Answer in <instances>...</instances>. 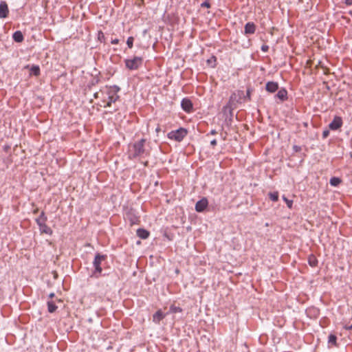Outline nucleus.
<instances>
[{"label":"nucleus","mask_w":352,"mask_h":352,"mask_svg":"<svg viewBox=\"0 0 352 352\" xmlns=\"http://www.w3.org/2000/svg\"><path fill=\"white\" fill-rule=\"evenodd\" d=\"M145 139H141L132 146L130 152L133 157H144L148 154V152L144 148Z\"/></svg>","instance_id":"obj_1"},{"label":"nucleus","mask_w":352,"mask_h":352,"mask_svg":"<svg viewBox=\"0 0 352 352\" xmlns=\"http://www.w3.org/2000/svg\"><path fill=\"white\" fill-rule=\"evenodd\" d=\"M186 135L187 131L183 128H180L176 131H170L168 134V138L177 142H181Z\"/></svg>","instance_id":"obj_2"},{"label":"nucleus","mask_w":352,"mask_h":352,"mask_svg":"<svg viewBox=\"0 0 352 352\" xmlns=\"http://www.w3.org/2000/svg\"><path fill=\"white\" fill-rule=\"evenodd\" d=\"M106 258V256L101 255L100 254H97L95 256V258L93 262V265L95 268V271L94 272V274L98 277V274H100L102 272V267H100V264L102 261H103Z\"/></svg>","instance_id":"obj_3"},{"label":"nucleus","mask_w":352,"mask_h":352,"mask_svg":"<svg viewBox=\"0 0 352 352\" xmlns=\"http://www.w3.org/2000/svg\"><path fill=\"white\" fill-rule=\"evenodd\" d=\"M126 66L129 69H137L142 63V59L140 57H134L132 59L126 60Z\"/></svg>","instance_id":"obj_4"},{"label":"nucleus","mask_w":352,"mask_h":352,"mask_svg":"<svg viewBox=\"0 0 352 352\" xmlns=\"http://www.w3.org/2000/svg\"><path fill=\"white\" fill-rule=\"evenodd\" d=\"M208 205V201L206 198H202L198 201L195 204V210L197 212H203Z\"/></svg>","instance_id":"obj_5"},{"label":"nucleus","mask_w":352,"mask_h":352,"mask_svg":"<svg viewBox=\"0 0 352 352\" xmlns=\"http://www.w3.org/2000/svg\"><path fill=\"white\" fill-rule=\"evenodd\" d=\"M342 125V120L339 116H336L333 121L329 124V129L331 130H338Z\"/></svg>","instance_id":"obj_6"},{"label":"nucleus","mask_w":352,"mask_h":352,"mask_svg":"<svg viewBox=\"0 0 352 352\" xmlns=\"http://www.w3.org/2000/svg\"><path fill=\"white\" fill-rule=\"evenodd\" d=\"M182 108L186 112H190L192 110V103L191 100L188 98H184L181 102Z\"/></svg>","instance_id":"obj_7"},{"label":"nucleus","mask_w":352,"mask_h":352,"mask_svg":"<svg viewBox=\"0 0 352 352\" xmlns=\"http://www.w3.org/2000/svg\"><path fill=\"white\" fill-rule=\"evenodd\" d=\"M9 12L8 7L5 1L0 3V18L4 19L7 17Z\"/></svg>","instance_id":"obj_8"},{"label":"nucleus","mask_w":352,"mask_h":352,"mask_svg":"<svg viewBox=\"0 0 352 352\" xmlns=\"http://www.w3.org/2000/svg\"><path fill=\"white\" fill-rule=\"evenodd\" d=\"M165 314H164L161 310H158L153 316V321L155 324H159L160 321L165 318Z\"/></svg>","instance_id":"obj_9"},{"label":"nucleus","mask_w":352,"mask_h":352,"mask_svg":"<svg viewBox=\"0 0 352 352\" xmlns=\"http://www.w3.org/2000/svg\"><path fill=\"white\" fill-rule=\"evenodd\" d=\"M118 98L119 96L116 94L114 93L113 94H111L110 93H109L107 99L104 100V102H107L104 107H110L111 104L114 103Z\"/></svg>","instance_id":"obj_10"},{"label":"nucleus","mask_w":352,"mask_h":352,"mask_svg":"<svg viewBox=\"0 0 352 352\" xmlns=\"http://www.w3.org/2000/svg\"><path fill=\"white\" fill-rule=\"evenodd\" d=\"M256 30V26L254 23L248 22L245 25V34H254Z\"/></svg>","instance_id":"obj_11"},{"label":"nucleus","mask_w":352,"mask_h":352,"mask_svg":"<svg viewBox=\"0 0 352 352\" xmlns=\"http://www.w3.org/2000/svg\"><path fill=\"white\" fill-rule=\"evenodd\" d=\"M46 218L43 219L42 223H40L39 228L40 231L45 234H52V230L45 224Z\"/></svg>","instance_id":"obj_12"},{"label":"nucleus","mask_w":352,"mask_h":352,"mask_svg":"<svg viewBox=\"0 0 352 352\" xmlns=\"http://www.w3.org/2000/svg\"><path fill=\"white\" fill-rule=\"evenodd\" d=\"M278 89V85L275 82H268L266 84V90L270 93L275 92Z\"/></svg>","instance_id":"obj_13"},{"label":"nucleus","mask_w":352,"mask_h":352,"mask_svg":"<svg viewBox=\"0 0 352 352\" xmlns=\"http://www.w3.org/2000/svg\"><path fill=\"white\" fill-rule=\"evenodd\" d=\"M137 235L142 239H146L148 237L149 232L146 230L139 228L137 230Z\"/></svg>","instance_id":"obj_14"},{"label":"nucleus","mask_w":352,"mask_h":352,"mask_svg":"<svg viewBox=\"0 0 352 352\" xmlns=\"http://www.w3.org/2000/svg\"><path fill=\"white\" fill-rule=\"evenodd\" d=\"M276 97L279 98L281 101H284L287 99V92L285 89H281L278 90Z\"/></svg>","instance_id":"obj_15"},{"label":"nucleus","mask_w":352,"mask_h":352,"mask_svg":"<svg viewBox=\"0 0 352 352\" xmlns=\"http://www.w3.org/2000/svg\"><path fill=\"white\" fill-rule=\"evenodd\" d=\"M12 38L14 41L17 43L22 42L24 38L23 35L21 31L15 32L12 35Z\"/></svg>","instance_id":"obj_16"},{"label":"nucleus","mask_w":352,"mask_h":352,"mask_svg":"<svg viewBox=\"0 0 352 352\" xmlns=\"http://www.w3.org/2000/svg\"><path fill=\"white\" fill-rule=\"evenodd\" d=\"M308 263L310 266L316 267L318 264V260L316 259L315 256L310 255L308 258Z\"/></svg>","instance_id":"obj_17"},{"label":"nucleus","mask_w":352,"mask_h":352,"mask_svg":"<svg viewBox=\"0 0 352 352\" xmlns=\"http://www.w3.org/2000/svg\"><path fill=\"white\" fill-rule=\"evenodd\" d=\"M342 180L339 177H333L330 179L329 183L333 186H338Z\"/></svg>","instance_id":"obj_18"},{"label":"nucleus","mask_w":352,"mask_h":352,"mask_svg":"<svg viewBox=\"0 0 352 352\" xmlns=\"http://www.w3.org/2000/svg\"><path fill=\"white\" fill-rule=\"evenodd\" d=\"M47 307H48V311L50 313L54 312L56 311V309H57V307L55 305V304L52 301L47 302Z\"/></svg>","instance_id":"obj_19"},{"label":"nucleus","mask_w":352,"mask_h":352,"mask_svg":"<svg viewBox=\"0 0 352 352\" xmlns=\"http://www.w3.org/2000/svg\"><path fill=\"white\" fill-rule=\"evenodd\" d=\"M31 74L38 76L40 74V68L38 66L33 65L30 69Z\"/></svg>","instance_id":"obj_20"},{"label":"nucleus","mask_w":352,"mask_h":352,"mask_svg":"<svg viewBox=\"0 0 352 352\" xmlns=\"http://www.w3.org/2000/svg\"><path fill=\"white\" fill-rule=\"evenodd\" d=\"M270 197L273 201H276L278 199V193L277 192H270Z\"/></svg>","instance_id":"obj_21"},{"label":"nucleus","mask_w":352,"mask_h":352,"mask_svg":"<svg viewBox=\"0 0 352 352\" xmlns=\"http://www.w3.org/2000/svg\"><path fill=\"white\" fill-rule=\"evenodd\" d=\"M170 310L173 313H180L182 311V309L180 307L175 306H171L170 307Z\"/></svg>","instance_id":"obj_22"},{"label":"nucleus","mask_w":352,"mask_h":352,"mask_svg":"<svg viewBox=\"0 0 352 352\" xmlns=\"http://www.w3.org/2000/svg\"><path fill=\"white\" fill-rule=\"evenodd\" d=\"M336 339L337 338H336V336L331 334L329 336V343H331V344H336Z\"/></svg>","instance_id":"obj_23"},{"label":"nucleus","mask_w":352,"mask_h":352,"mask_svg":"<svg viewBox=\"0 0 352 352\" xmlns=\"http://www.w3.org/2000/svg\"><path fill=\"white\" fill-rule=\"evenodd\" d=\"M133 38L130 36L127 38L126 44L129 48H131L133 47Z\"/></svg>","instance_id":"obj_24"},{"label":"nucleus","mask_w":352,"mask_h":352,"mask_svg":"<svg viewBox=\"0 0 352 352\" xmlns=\"http://www.w3.org/2000/svg\"><path fill=\"white\" fill-rule=\"evenodd\" d=\"M44 218H46V217H45L44 213L42 212L41 214L40 217L36 219V222H37L38 225H40V223H42L43 219Z\"/></svg>","instance_id":"obj_25"},{"label":"nucleus","mask_w":352,"mask_h":352,"mask_svg":"<svg viewBox=\"0 0 352 352\" xmlns=\"http://www.w3.org/2000/svg\"><path fill=\"white\" fill-rule=\"evenodd\" d=\"M283 200L286 202L289 208L292 207L293 201L292 200L287 199L285 197H283Z\"/></svg>","instance_id":"obj_26"},{"label":"nucleus","mask_w":352,"mask_h":352,"mask_svg":"<svg viewBox=\"0 0 352 352\" xmlns=\"http://www.w3.org/2000/svg\"><path fill=\"white\" fill-rule=\"evenodd\" d=\"M329 134V131H327V130L324 131L322 132V138H327L328 137Z\"/></svg>","instance_id":"obj_27"},{"label":"nucleus","mask_w":352,"mask_h":352,"mask_svg":"<svg viewBox=\"0 0 352 352\" xmlns=\"http://www.w3.org/2000/svg\"><path fill=\"white\" fill-rule=\"evenodd\" d=\"M250 100V90L248 89L245 99Z\"/></svg>","instance_id":"obj_28"},{"label":"nucleus","mask_w":352,"mask_h":352,"mask_svg":"<svg viewBox=\"0 0 352 352\" xmlns=\"http://www.w3.org/2000/svg\"><path fill=\"white\" fill-rule=\"evenodd\" d=\"M201 6L202 7L209 8L210 6V3L208 2L205 1V2L201 3Z\"/></svg>","instance_id":"obj_29"},{"label":"nucleus","mask_w":352,"mask_h":352,"mask_svg":"<svg viewBox=\"0 0 352 352\" xmlns=\"http://www.w3.org/2000/svg\"><path fill=\"white\" fill-rule=\"evenodd\" d=\"M344 3L346 4L347 6L352 5V0H344Z\"/></svg>","instance_id":"obj_30"},{"label":"nucleus","mask_w":352,"mask_h":352,"mask_svg":"<svg viewBox=\"0 0 352 352\" xmlns=\"http://www.w3.org/2000/svg\"><path fill=\"white\" fill-rule=\"evenodd\" d=\"M267 50H268V46H267V45H263V46L261 47V50H262L263 52H267Z\"/></svg>","instance_id":"obj_31"},{"label":"nucleus","mask_w":352,"mask_h":352,"mask_svg":"<svg viewBox=\"0 0 352 352\" xmlns=\"http://www.w3.org/2000/svg\"><path fill=\"white\" fill-rule=\"evenodd\" d=\"M217 140H212L211 142H210V144L212 146H214L217 145Z\"/></svg>","instance_id":"obj_32"},{"label":"nucleus","mask_w":352,"mask_h":352,"mask_svg":"<svg viewBox=\"0 0 352 352\" xmlns=\"http://www.w3.org/2000/svg\"><path fill=\"white\" fill-rule=\"evenodd\" d=\"M119 43V40L118 38L113 39L111 41L112 44H118Z\"/></svg>","instance_id":"obj_33"},{"label":"nucleus","mask_w":352,"mask_h":352,"mask_svg":"<svg viewBox=\"0 0 352 352\" xmlns=\"http://www.w3.org/2000/svg\"><path fill=\"white\" fill-rule=\"evenodd\" d=\"M294 151H300V147H299V146H294Z\"/></svg>","instance_id":"obj_34"},{"label":"nucleus","mask_w":352,"mask_h":352,"mask_svg":"<svg viewBox=\"0 0 352 352\" xmlns=\"http://www.w3.org/2000/svg\"><path fill=\"white\" fill-rule=\"evenodd\" d=\"M210 134H211V135H215V134H217V131H216L215 130H212V131H210Z\"/></svg>","instance_id":"obj_35"},{"label":"nucleus","mask_w":352,"mask_h":352,"mask_svg":"<svg viewBox=\"0 0 352 352\" xmlns=\"http://www.w3.org/2000/svg\"><path fill=\"white\" fill-rule=\"evenodd\" d=\"M54 296V293H51V294L49 295V297H50V298H52Z\"/></svg>","instance_id":"obj_36"},{"label":"nucleus","mask_w":352,"mask_h":352,"mask_svg":"<svg viewBox=\"0 0 352 352\" xmlns=\"http://www.w3.org/2000/svg\"><path fill=\"white\" fill-rule=\"evenodd\" d=\"M156 132L158 133L160 131V128L158 126L155 129Z\"/></svg>","instance_id":"obj_37"},{"label":"nucleus","mask_w":352,"mask_h":352,"mask_svg":"<svg viewBox=\"0 0 352 352\" xmlns=\"http://www.w3.org/2000/svg\"><path fill=\"white\" fill-rule=\"evenodd\" d=\"M347 329H349V330H352V324L350 325L349 327H346Z\"/></svg>","instance_id":"obj_38"},{"label":"nucleus","mask_w":352,"mask_h":352,"mask_svg":"<svg viewBox=\"0 0 352 352\" xmlns=\"http://www.w3.org/2000/svg\"><path fill=\"white\" fill-rule=\"evenodd\" d=\"M350 14L352 15V11H351V12H350Z\"/></svg>","instance_id":"obj_39"}]
</instances>
